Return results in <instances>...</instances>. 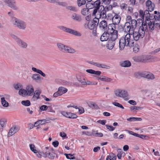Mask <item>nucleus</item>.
Returning a JSON list of instances; mask_svg holds the SVG:
<instances>
[{"label": "nucleus", "instance_id": "nucleus-16", "mask_svg": "<svg viewBox=\"0 0 160 160\" xmlns=\"http://www.w3.org/2000/svg\"><path fill=\"white\" fill-rule=\"evenodd\" d=\"M110 34L105 31L100 38V40L102 42L107 41L109 39Z\"/></svg>", "mask_w": 160, "mask_h": 160}, {"label": "nucleus", "instance_id": "nucleus-49", "mask_svg": "<svg viewBox=\"0 0 160 160\" xmlns=\"http://www.w3.org/2000/svg\"><path fill=\"white\" fill-rule=\"evenodd\" d=\"M89 106L92 108L98 109L99 108L98 105L94 103H90L89 105Z\"/></svg>", "mask_w": 160, "mask_h": 160}, {"label": "nucleus", "instance_id": "nucleus-42", "mask_svg": "<svg viewBox=\"0 0 160 160\" xmlns=\"http://www.w3.org/2000/svg\"><path fill=\"white\" fill-rule=\"evenodd\" d=\"M86 3V0H77V4L78 7H80L84 5Z\"/></svg>", "mask_w": 160, "mask_h": 160}, {"label": "nucleus", "instance_id": "nucleus-60", "mask_svg": "<svg viewBox=\"0 0 160 160\" xmlns=\"http://www.w3.org/2000/svg\"><path fill=\"white\" fill-rule=\"evenodd\" d=\"M15 88L17 90H18L22 88V85L20 83H17L14 85Z\"/></svg>", "mask_w": 160, "mask_h": 160}, {"label": "nucleus", "instance_id": "nucleus-47", "mask_svg": "<svg viewBox=\"0 0 160 160\" xmlns=\"http://www.w3.org/2000/svg\"><path fill=\"white\" fill-rule=\"evenodd\" d=\"M143 21L144 19H142V18L138 19L136 21H137V25L139 26V24H140V23H141V26H143V24L145 22H144Z\"/></svg>", "mask_w": 160, "mask_h": 160}, {"label": "nucleus", "instance_id": "nucleus-7", "mask_svg": "<svg viewBox=\"0 0 160 160\" xmlns=\"http://www.w3.org/2000/svg\"><path fill=\"white\" fill-rule=\"evenodd\" d=\"M115 94L117 97L123 98L125 100L129 99L128 92L125 90L118 89L114 91Z\"/></svg>", "mask_w": 160, "mask_h": 160}, {"label": "nucleus", "instance_id": "nucleus-22", "mask_svg": "<svg viewBox=\"0 0 160 160\" xmlns=\"http://www.w3.org/2000/svg\"><path fill=\"white\" fill-rule=\"evenodd\" d=\"M123 32H130L131 31V23L129 22H127L123 27Z\"/></svg>", "mask_w": 160, "mask_h": 160}, {"label": "nucleus", "instance_id": "nucleus-35", "mask_svg": "<svg viewBox=\"0 0 160 160\" xmlns=\"http://www.w3.org/2000/svg\"><path fill=\"white\" fill-rule=\"evenodd\" d=\"M146 78L149 79H153L155 77L153 74L149 72H147Z\"/></svg>", "mask_w": 160, "mask_h": 160}, {"label": "nucleus", "instance_id": "nucleus-19", "mask_svg": "<svg viewBox=\"0 0 160 160\" xmlns=\"http://www.w3.org/2000/svg\"><path fill=\"white\" fill-rule=\"evenodd\" d=\"M71 18L73 20L78 22H80L82 20L81 15L76 13H73Z\"/></svg>", "mask_w": 160, "mask_h": 160}, {"label": "nucleus", "instance_id": "nucleus-2", "mask_svg": "<svg viewBox=\"0 0 160 160\" xmlns=\"http://www.w3.org/2000/svg\"><path fill=\"white\" fill-rule=\"evenodd\" d=\"M133 60L135 62L142 63H146L153 62L154 58L151 55L137 56L132 58Z\"/></svg>", "mask_w": 160, "mask_h": 160}, {"label": "nucleus", "instance_id": "nucleus-33", "mask_svg": "<svg viewBox=\"0 0 160 160\" xmlns=\"http://www.w3.org/2000/svg\"><path fill=\"white\" fill-rule=\"evenodd\" d=\"M58 90L62 95V94L66 93L67 92L68 89L64 87H61L58 88Z\"/></svg>", "mask_w": 160, "mask_h": 160}, {"label": "nucleus", "instance_id": "nucleus-57", "mask_svg": "<svg viewBox=\"0 0 160 160\" xmlns=\"http://www.w3.org/2000/svg\"><path fill=\"white\" fill-rule=\"evenodd\" d=\"M92 22L94 23V24H96L97 25V26L98 24V23L99 22V19L98 18L95 17L91 21Z\"/></svg>", "mask_w": 160, "mask_h": 160}, {"label": "nucleus", "instance_id": "nucleus-45", "mask_svg": "<svg viewBox=\"0 0 160 160\" xmlns=\"http://www.w3.org/2000/svg\"><path fill=\"white\" fill-rule=\"evenodd\" d=\"M21 103L22 105L25 106H29L31 104L29 100L22 101L21 102Z\"/></svg>", "mask_w": 160, "mask_h": 160}, {"label": "nucleus", "instance_id": "nucleus-63", "mask_svg": "<svg viewBox=\"0 0 160 160\" xmlns=\"http://www.w3.org/2000/svg\"><path fill=\"white\" fill-rule=\"evenodd\" d=\"M56 3H58V5L62 7H65L67 5V4L65 2H59V1H58V2H57Z\"/></svg>", "mask_w": 160, "mask_h": 160}, {"label": "nucleus", "instance_id": "nucleus-40", "mask_svg": "<svg viewBox=\"0 0 160 160\" xmlns=\"http://www.w3.org/2000/svg\"><path fill=\"white\" fill-rule=\"evenodd\" d=\"M32 78L34 80H38L42 79V78H41L40 75L38 74H33L32 76Z\"/></svg>", "mask_w": 160, "mask_h": 160}, {"label": "nucleus", "instance_id": "nucleus-11", "mask_svg": "<svg viewBox=\"0 0 160 160\" xmlns=\"http://www.w3.org/2000/svg\"><path fill=\"white\" fill-rule=\"evenodd\" d=\"M142 26H140L138 32H139V34L141 36V38H142L145 35V31L147 30V25L146 23H144Z\"/></svg>", "mask_w": 160, "mask_h": 160}, {"label": "nucleus", "instance_id": "nucleus-54", "mask_svg": "<svg viewBox=\"0 0 160 160\" xmlns=\"http://www.w3.org/2000/svg\"><path fill=\"white\" fill-rule=\"evenodd\" d=\"M112 104L115 106L119 107L122 109H124V108L122 106V105L118 102H112Z\"/></svg>", "mask_w": 160, "mask_h": 160}, {"label": "nucleus", "instance_id": "nucleus-48", "mask_svg": "<svg viewBox=\"0 0 160 160\" xmlns=\"http://www.w3.org/2000/svg\"><path fill=\"white\" fill-rule=\"evenodd\" d=\"M7 121L5 119H2L0 120V125L2 127H4L6 124Z\"/></svg>", "mask_w": 160, "mask_h": 160}, {"label": "nucleus", "instance_id": "nucleus-10", "mask_svg": "<svg viewBox=\"0 0 160 160\" xmlns=\"http://www.w3.org/2000/svg\"><path fill=\"white\" fill-rule=\"evenodd\" d=\"M7 5L13 9L14 10H17L18 8L16 5V2L14 0H2Z\"/></svg>", "mask_w": 160, "mask_h": 160}, {"label": "nucleus", "instance_id": "nucleus-18", "mask_svg": "<svg viewBox=\"0 0 160 160\" xmlns=\"http://www.w3.org/2000/svg\"><path fill=\"white\" fill-rule=\"evenodd\" d=\"M26 90H27V95L29 96H32L34 91V88L31 85L28 86Z\"/></svg>", "mask_w": 160, "mask_h": 160}, {"label": "nucleus", "instance_id": "nucleus-53", "mask_svg": "<svg viewBox=\"0 0 160 160\" xmlns=\"http://www.w3.org/2000/svg\"><path fill=\"white\" fill-rule=\"evenodd\" d=\"M122 151V150L121 149H118L117 151L118 152V154L117 155V156L118 158L119 159L121 158L122 157V153L121 152Z\"/></svg>", "mask_w": 160, "mask_h": 160}, {"label": "nucleus", "instance_id": "nucleus-38", "mask_svg": "<svg viewBox=\"0 0 160 160\" xmlns=\"http://www.w3.org/2000/svg\"><path fill=\"white\" fill-rule=\"evenodd\" d=\"M127 120L129 122L141 121L142 120V119L139 118L131 117L127 118Z\"/></svg>", "mask_w": 160, "mask_h": 160}, {"label": "nucleus", "instance_id": "nucleus-29", "mask_svg": "<svg viewBox=\"0 0 160 160\" xmlns=\"http://www.w3.org/2000/svg\"><path fill=\"white\" fill-rule=\"evenodd\" d=\"M88 28L91 30L96 29V28L97 27V25L94 24V23L90 22H89L87 24Z\"/></svg>", "mask_w": 160, "mask_h": 160}, {"label": "nucleus", "instance_id": "nucleus-56", "mask_svg": "<svg viewBox=\"0 0 160 160\" xmlns=\"http://www.w3.org/2000/svg\"><path fill=\"white\" fill-rule=\"evenodd\" d=\"M113 16L112 14L111 13H109L106 16V19L108 20H112V21L113 18Z\"/></svg>", "mask_w": 160, "mask_h": 160}, {"label": "nucleus", "instance_id": "nucleus-32", "mask_svg": "<svg viewBox=\"0 0 160 160\" xmlns=\"http://www.w3.org/2000/svg\"><path fill=\"white\" fill-rule=\"evenodd\" d=\"M154 15L153 14L150 13L148 16L145 17V23H146V25L147 24L148 22H149V21H151L150 20H153L154 19V18H153V17H154Z\"/></svg>", "mask_w": 160, "mask_h": 160}, {"label": "nucleus", "instance_id": "nucleus-58", "mask_svg": "<svg viewBox=\"0 0 160 160\" xmlns=\"http://www.w3.org/2000/svg\"><path fill=\"white\" fill-rule=\"evenodd\" d=\"M139 16L142 19H144L145 13L143 12V11L142 10H139Z\"/></svg>", "mask_w": 160, "mask_h": 160}, {"label": "nucleus", "instance_id": "nucleus-17", "mask_svg": "<svg viewBox=\"0 0 160 160\" xmlns=\"http://www.w3.org/2000/svg\"><path fill=\"white\" fill-rule=\"evenodd\" d=\"M62 84L63 85L67 86H78L79 83L78 82H71L70 81H62Z\"/></svg>", "mask_w": 160, "mask_h": 160}, {"label": "nucleus", "instance_id": "nucleus-62", "mask_svg": "<svg viewBox=\"0 0 160 160\" xmlns=\"http://www.w3.org/2000/svg\"><path fill=\"white\" fill-rule=\"evenodd\" d=\"M112 160H116V156L115 154L112 153H111L109 156Z\"/></svg>", "mask_w": 160, "mask_h": 160}, {"label": "nucleus", "instance_id": "nucleus-5", "mask_svg": "<svg viewBox=\"0 0 160 160\" xmlns=\"http://www.w3.org/2000/svg\"><path fill=\"white\" fill-rule=\"evenodd\" d=\"M58 28L65 32L75 36H81L82 35L79 32L63 26H58Z\"/></svg>", "mask_w": 160, "mask_h": 160}, {"label": "nucleus", "instance_id": "nucleus-26", "mask_svg": "<svg viewBox=\"0 0 160 160\" xmlns=\"http://www.w3.org/2000/svg\"><path fill=\"white\" fill-rule=\"evenodd\" d=\"M41 93V92L39 90L36 91L32 97V99L34 101L39 98V96Z\"/></svg>", "mask_w": 160, "mask_h": 160}, {"label": "nucleus", "instance_id": "nucleus-36", "mask_svg": "<svg viewBox=\"0 0 160 160\" xmlns=\"http://www.w3.org/2000/svg\"><path fill=\"white\" fill-rule=\"evenodd\" d=\"M77 80H85V77L82 73H78L76 75Z\"/></svg>", "mask_w": 160, "mask_h": 160}, {"label": "nucleus", "instance_id": "nucleus-34", "mask_svg": "<svg viewBox=\"0 0 160 160\" xmlns=\"http://www.w3.org/2000/svg\"><path fill=\"white\" fill-rule=\"evenodd\" d=\"M131 22V31H133L136 28V25L137 24V21H136V20L135 19H132Z\"/></svg>", "mask_w": 160, "mask_h": 160}, {"label": "nucleus", "instance_id": "nucleus-51", "mask_svg": "<svg viewBox=\"0 0 160 160\" xmlns=\"http://www.w3.org/2000/svg\"><path fill=\"white\" fill-rule=\"evenodd\" d=\"M130 108L131 110H139L142 109V107L135 106H131L130 107Z\"/></svg>", "mask_w": 160, "mask_h": 160}, {"label": "nucleus", "instance_id": "nucleus-52", "mask_svg": "<svg viewBox=\"0 0 160 160\" xmlns=\"http://www.w3.org/2000/svg\"><path fill=\"white\" fill-rule=\"evenodd\" d=\"M98 79L100 80H112V79L108 78L104 76H100L99 77H98Z\"/></svg>", "mask_w": 160, "mask_h": 160}, {"label": "nucleus", "instance_id": "nucleus-43", "mask_svg": "<svg viewBox=\"0 0 160 160\" xmlns=\"http://www.w3.org/2000/svg\"><path fill=\"white\" fill-rule=\"evenodd\" d=\"M88 62L89 64L94 65L98 68H101V67L102 66L101 64L99 63L95 62L92 61H88Z\"/></svg>", "mask_w": 160, "mask_h": 160}, {"label": "nucleus", "instance_id": "nucleus-46", "mask_svg": "<svg viewBox=\"0 0 160 160\" xmlns=\"http://www.w3.org/2000/svg\"><path fill=\"white\" fill-rule=\"evenodd\" d=\"M30 148L31 150L35 153H37L38 152V151L36 150L35 149V147L34 145L30 144Z\"/></svg>", "mask_w": 160, "mask_h": 160}, {"label": "nucleus", "instance_id": "nucleus-37", "mask_svg": "<svg viewBox=\"0 0 160 160\" xmlns=\"http://www.w3.org/2000/svg\"><path fill=\"white\" fill-rule=\"evenodd\" d=\"M1 102L2 106L4 107H7L9 106V103L5 100L4 97L1 98Z\"/></svg>", "mask_w": 160, "mask_h": 160}, {"label": "nucleus", "instance_id": "nucleus-12", "mask_svg": "<svg viewBox=\"0 0 160 160\" xmlns=\"http://www.w3.org/2000/svg\"><path fill=\"white\" fill-rule=\"evenodd\" d=\"M101 8L98 10L99 13V18H102V19H106V11L105 10L104 7L101 5Z\"/></svg>", "mask_w": 160, "mask_h": 160}, {"label": "nucleus", "instance_id": "nucleus-30", "mask_svg": "<svg viewBox=\"0 0 160 160\" xmlns=\"http://www.w3.org/2000/svg\"><path fill=\"white\" fill-rule=\"evenodd\" d=\"M122 67H128L131 65V63L128 60H125L122 62L121 64Z\"/></svg>", "mask_w": 160, "mask_h": 160}, {"label": "nucleus", "instance_id": "nucleus-3", "mask_svg": "<svg viewBox=\"0 0 160 160\" xmlns=\"http://www.w3.org/2000/svg\"><path fill=\"white\" fill-rule=\"evenodd\" d=\"M115 32V34L110 35L107 44V48L109 50H112L118 38V31H116Z\"/></svg>", "mask_w": 160, "mask_h": 160}, {"label": "nucleus", "instance_id": "nucleus-8", "mask_svg": "<svg viewBox=\"0 0 160 160\" xmlns=\"http://www.w3.org/2000/svg\"><path fill=\"white\" fill-rule=\"evenodd\" d=\"M38 153L39 154L40 156H42L44 158H48L50 159L53 160L54 159L55 156L54 154L55 152H51L50 151H46L45 152L43 151H38Z\"/></svg>", "mask_w": 160, "mask_h": 160}, {"label": "nucleus", "instance_id": "nucleus-14", "mask_svg": "<svg viewBox=\"0 0 160 160\" xmlns=\"http://www.w3.org/2000/svg\"><path fill=\"white\" fill-rule=\"evenodd\" d=\"M20 128L18 126H15L12 127L9 130V132L8 134V137L11 136L16 132H18Z\"/></svg>", "mask_w": 160, "mask_h": 160}, {"label": "nucleus", "instance_id": "nucleus-44", "mask_svg": "<svg viewBox=\"0 0 160 160\" xmlns=\"http://www.w3.org/2000/svg\"><path fill=\"white\" fill-rule=\"evenodd\" d=\"M26 93L27 90L23 89H20L18 92L19 94L22 96H23V94H24L25 96L27 95Z\"/></svg>", "mask_w": 160, "mask_h": 160}, {"label": "nucleus", "instance_id": "nucleus-27", "mask_svg": "<svg viewBox=\"0 0 160 160\" xmlns=\"http://www.w3.org/2000/svg\"><path fill=\"white\" fill-rule=\"evenodd\" d=\"M127 131L129 134L133 135L138 137H139L142 139H144L146 137V136L144 135L139 134L137 133H135L132 131H129L128 130H127Z\"/></svg>", "mask_w": 160, "mask_h": 160}, {"label": "nucleus", "instance_id": "nucleus-50", "mask_svg": "<svg viewBox=\"0 0 160 160\" xmlns=\"http://www.w3.org/2000/svg\"><path fill=\"white\" fill-rule=\"evenodd\" d=\"M88 2H87L86 4V8H84L82 9L81 10V13L83 15L85 16L87 14V13L86 12V10L87 8V5H88Z\"/></svg>", "mask_w": 160, "mask_h": 160}, {"label": "nucleus", "instance_id": "nucleus-23", "mask_svg": "<svg viewBox=\"0 0 160 160\" xmlns=\"http://www.w3.org/2000/svg\"><path fill=\"white\" fill-rule=\"evenodd\" d=\"M79 84L80 83H81L82 85H96L97 84V82H91L90 81H78ZM79 85L78 86H79Z\"/></svg>", "mask_w": 160, "mask_h": 160}, {"label": "nucleus", "instance_id": "nucleus-20", "mask_svg": "<svg viewBox=\"0 0 160 160\" xmlns=\"http://www.w3.org/2000/svg\"><path fill=\"white\" fill-rule=\"evenodd\" d=\"M106 32L110 34V35L112 34H115V31H118L117 30L113 29V28L112 27V25L111 23L107 25V29L106 30Z\"/></svg>", "mask_w": 160, "mask_h": 160}, {"label": "nucleus", "instance_id": "nucleus-59", "mask_svg": "<svg viewBox=\"0 0 160 160\" xmlns=\"http://www.w3.org/2000/svg\"><path fill=\"white\" fill-rule=\"evenodd\" d=\"M155 7V5L154 4H152V5H151L150 6H148V9L149 12H151L152 11H153L154 8Z\"/></svg>", "mask_w": 160, "mask_h": 160}, {"label": "nucleus", "instance_id": "nucleus-9", "mask_svg": "<svg viewBox=\"0 0 160 160\" xmlns=\"http://www.w3.org/2000/svg\"><path fill=\"white\" fill-rule=\"evenodd\" d=\"M92 2H93V3H91L92 5L93 6V8H95L93 10V11L92 14V16H95L96 13L97 12L98 10H99L101 8V5H100L101 2L100 1V0H97L94 2L92 1Z\"/></svg>", "mask_w": 160, "mask_h": 160}, {"label": "nucleus", "instance_id": "nucleus-21", "mask_svg": "<svg viewBox=\"0 0 160 160\" xmlns=\"http://www.w3.org/2000/svg\"><path fill=\"white\" fill-rule=\"evenodd\" d=\"M119 49L120 50H123L125 46H127V43L124 41V39L122 38L119 39Z\"/></svg>", "mask_w": 160, "mask_h": 160}, {"label": "nucleus", "instance_id": "nucleus-41", "mask_svg": "<svg viewBox=\"0 0 160 160\" xmlns=\"http://www.w3.org/2000/svg\"><path fill=\"white\" fill-rule=\"evenodd\" d=\"M66 9L75 12H77L78 11L77 8L74 6H68L66 7Z\"/></svg>", "mask_w": 160, "mask_h": 160}, {"label": "nucleus", "instance_id": "nucleus-1", "mask_svg": "<svg viewBox=\"0 0 160 160\" xmlns=\"http://www.w3.org/2000/svg\"><path fill=\"white\" fill-rule=\"evenodd\" d=\"M11 22L15 27L20 29L25 30L27 27L26 22L13 17H11Z\"/></svg>", "mask_w": 160, "mask_h": 160}, {"label": "nucleus", "instance_id": "nucleus-25", "mask_svg": "<svg viewBox=\"0 0 160 160\" xmlns=\"http://www.w3.org/2000/svg\"><path fill=\"white\" fill-rule=\"evenodd\" d=\"M155 22L154 21H152V22L149 21V22H148L147 24H148V25L149 26L150 30H154V27L155 26V25H159V23H155Z\"/></svg>", "mask_w": 160, "mask_h": 160}, {"label": "nucleus", "instance_id": "nucleus-61", "mask_svg": "<svg viewBox=\"0 0 160 160\" xmlns=\"http://www.w3.org/2000/svg\"><path fill=\"white\" fill-rule=\"evenodd\" d=\"M139 50V48L138 45L137 46L135 45V46H134V47L133 48V52L135 53H137L138 52Z\"/></svg>", "mask_w": 160, "mask_h": 160}, {"label": "nucleus", "instance_id": "nucleus-31", "mask_svg": "<svg viewBox=\"0 0 160 160\" xmlns=\"http://www.w3.org/2000/svg\"><path fill=\"white\" fill-rule=\"evenodd\" d=\"M131 35L130 33H127L124 37H122V38L124 39V41L127 43V45H128L129 44V42L130 40Z\"/></svg>", "mask_w": 160, "mask_h": 160}, {"label": "nucleus", "instance_id": "nucleus-24", "mask_svg": "<svg viewBox=\"0 0 160 160\" xmlns=\"http://www.w3.org/2000/svg\"><path fill=\"white\" fill-rule=\"evenodd\" d=\"M115 15L113 17L112 22L115 23L116 24H118L121 20V17L119 15L116 13H115Z\"/></svg>", "mask_w": 160, "mask_h": 160}, {"label": "nucleus", "instance_id": "nucleus-13", "mask_svg": "<svg viewBox=\"0 0 160 160\" xmlns=\"http://www.w3.org/2000/svg\"><path fill=\"white\" fill-rule=\"evenodd\" d=\"M61 113L65 117L70 118L74 119L78 117L76 114L71 112L62 111Z\"/></svg>", "mask_w": 160, "mask_h": 160}, {"label": "nucleus", "instance_id": "nucleus-39", "mask_svg": "<svg viewBox=\"0 0 160 160\" xmlns=\"http://www.w3.org/2000/svg\"><path fill=\"white\" fill-rule=\"evenodd\" d=\"M146 73L147 72H136L135 74L138 77H140L145 78L146 77Z\"/></svg>", "mask_w": 160, "mask_h": 160}, {"label": "nucleus", "instance_id": "nucleus-4", "mask_svg": "<svg viewBox=\"0 0 160 160\" xmlns=\"http://www.w3.org/2000/svg\"><path fill=\"white\" fill-rule=\"evenodd\" d=\"M57 45L59 50L64 53H73L75 52L74 49L61 43H58Z\"/></svg>", "mask_w": 160, "mask_h": 160}, {"label": "nucleus", "instance_id": "nucleus-64", "mask_svg": "<svg viewBox=\"0 0 160 160\" xmlns=\"http://www.w3.org/2000/svg\"><path fill=\"white\" fill-rule=\"evenodd\" d=\"M107 129L109 130L110 131H113L115 129V128L113 127L112 126L106 125Z\"/></svg>", "mask_w": 160, "mask_h": 160}, {"label": "nucleus", "instance_id": "nucleus-6", "mask_svg": "<svg viewBox=\"0 0 160 160\" xmlns=\"http://www.w3.org/2000/svg\"><path fill=\"white\" fill-rule=\"evenodd\" d=\"M11 36L20 47L23 48H26L27 47L28 44L27 43L24 41L18 36L13 34L11 35Z\"/></svg>", "mask_w": 160, "mask_h": 160}, {"label": "nucleus", "instance_id": "nucleus-55", "mask_svg": "<svg viewBox=\"0 0 160 160\" xmlns=\"http://www.w3.org/2000/svg\"><path fill=\"white\" fill-rule=\"evenodd\" d=\"M64 155L66 156V157L67 159H75L74 157H72L73 155L71 154H66L65 153Z\"/></svg>", "mask_w": 160, "mask_h": 160}, {"label": "nucleus", "instance_id": "nucleus-28", "mask_svg": "<svg viewBox=\"0 0 160 160\" xmlns=\"http://www.w3.org/2000/svg\"><path fill=\"white\" fill-rule=\"evenodd\" d=\"M131 33H132L133 37L134 39L136 41L139 40V38H141V36L139 34V32L137 31H135L134 30L131 31Z\"/></svg>", "mask_w": 160, "mask_h": 160}, {"label": "nucleus", "instance_id": "nucleus-15", "mask_svg": "<svg viewBox=\"0 0 160 160\" xmlns=\"http://www.w3.org/2000/svg\"><path fill=\"white\" fill-rule=\"evenodd\" d=\"M108 22L105 20H103L99 24L100 28L103 31H106L107 29Z\"/></svg>", "mask_w": 160, "mask_h": 160}]
</instances>
